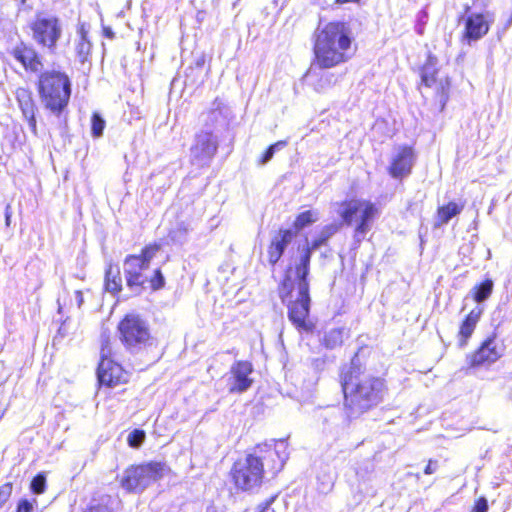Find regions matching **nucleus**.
I'll use <instances>...</instances> for the list:
<instances>
[{"label":"nucleus","mask_w":512,"mask_h":512,"mask_svg":"<svg viewBox=\"0 0 512 512\" xmlns=\"http://www.w3.org/2000/svg\"><path fill=\"white\" fill-rule=\"evenodd\" d=\"M30 489L34 494H43L46 491V476L44 473H38L32 478Z\"/></svg>","instance_id":"34"},{"label":"nucleus","mask_w":512,"mask_h":512,"mask_svg":"<svg viewBox=\"0 0 512 512\" xmlns=\"http://www.w3.org/2000/svg\"><path fill=\"white\" fill-rule=\"evenodd\" d=\"M469 5L464 6V13L466 16L461 18L464 20L465 28L463 39L471 44L482 39L489 31L491 24L495 20V14L491 11L485 12H471Z\"/></svg>","instance_id":"11"},{"label":"nucleus","mask_w":512,"mask_h":512,"mask_svg":"<svg viewBox=\"0 0 512 512\" xmlns=\"http://www.w3.org/2000/svg\"><path fill=\"white\" fill-rule=\"evenodd\" d=\"M464 206L456 202H449L448 204L441 206L437 210V218L435 221V227H440L447 224L454 216L460 214Z\"/></svg>","instance_id":"24"},{"label":"nucleus","mask_w":512,"mask_h":512,"mask_svg":"<svg viewBox=\"0 0 512 512\" xmlns=\"http://www.w3.org/2000/svg\"><path fill=\"white\" fill-rule=\"evenodd\" d=\"M428 18V14L425 10H422L418 14V22L421 24H425L426 20Z\"/></svg>","instance_id":"45"},{"label":"nucleus","mask_w":512,"mask_h":512,"mask_svg":"<svg viewBox=\"0 0 512 512\" xmlns=\"http://www.w3.org/2000/svg\"><path fill=\"white\" fill-rule=\"evenodd\" d=\"M288 441V438H279V439H275V438H272V439H269V440H266L265 443H264V446L266 448H272V447H276L278 445H289V443L287 442Z\"/></svg>","instance_id":"40"},{"label":"nucleus","mask_w":512,"mask_h":512,"mask_svg":"<svg viewBox=\"0 0 512 512\" xmlns=\"http://www.w3.org/2000/svg\"><path fill=\"white\" fill-rule=\"evenodd\" d=\"M437 468H438L437 461L430 459L424 468V473L427 475L433 474L434 472H436Z\"/></svg>","instance_id":"43"},{"label":"nucleus","mask_w":512,"mask_h":512,"mask_svg":"<svg viewBox=\"0 0 512 512\" xmlns=\"http://www.w3.org/2000/svg\"><path fill=\"white\" fill-rule=\"evenodd\" d=\"M296 236V231L292 229H280L276 232L270 240L267 248L268 262L274 266L282 257L287 246L292 242Z\"/></svg>","instance_id":"17"},{"label":"nucleus","mask_w":512,"mask_h":512,"mask_svg":"<svg viewBox=\"0 0 512 512\" xmlns=\"http://www.w3.org/2000/svg\"><path fill=\"white\" fill-rule=\"evenodd\" d=\"M319 220V213L317 211L308 210L300 213L294 221L296 231H300L310 224Z\"/></svg>","instance_id":"30"},{"label":"nucleus","mask_w":512,"mask_h":512,"mask_svg":"<svg viewBox=\"0 0 512 512\" xmlns=\"http://www.w3.org/2000/svg\"><path fill=\"white\" fill-rule=\"evenodd\" d=\"M494 283L491 279H486L472 290L473 299L481 303L489 298L493 291Z\"/></svg>","instance_id":"29"},{"label":"nucleus","mask_w":512,"mask_h":512,"mask_svg":"<svg viewBox=\"0 0 512 512\" xmlns=\"http://www.w3.org/2000/svg\"><path fill=\"white\" fill-rule=\"evenodd\" d=\"M287 145L286 141H278L272 145H270L266 151L263 153L261 159L259 160L260 165L267 164L274 156L276 151L283 149Z\"/></svg>","instance_id":"33"},{"label":"nucleus","mask_w":512,"mask_h":512,"mask_svg":"<svg viewBox=\"0 0 512 512\" xmlns=\"http://www.w3.org/2000/svg\"><path fill=\"white\" fill-rule=\"evenodd\" d=\"M104 31H105L106 37L113 38L114 33L112 32V30L110 28H106Z\"/></svg>","instance_id":"48"},{"label":"nucleus","mask_w":512,"mask_h":512,"mask_svg":"<svg viewBox=\"0 0 512 512\" xmlns=\"http://www.w3.org/2000/svg\"><path fill=\"white\" fill-rule=\"evenodd\" d=\"M339 226L335 223L324 226L317 237L311 242L306 239V243L300 250L299 258L295 263V268L303 276L309 274L311 255L314 251L325 245L327 241L338 231Z\"/></svg>","instance_id":"13"},{"label":"nucleus","mask_w":512,"mask_h":512,"mask_svg":"<svg viewBox=\"0 0 512 512\" xmlns=\"http://www.w3.org/2000/svg\"><path fill=\"white\" fill-rule=\"evenodd\" d=\"M353 34L350 26L342 21L329 22L315 32L312 66L328 69L347 62L354 55ZM311 67L309 74L312 73Z\"/></svg>","instance_id":"2"},{"label":"nucleus","mask_w":512,"mask_h":512,"mask_svg":"<svg viewBox=\"0 0 512 512\" xmlns=\"http://www.w3.org/2000/svg\"><path fill=\"white\" fill-rule=\"evenodd\" d=\"M77 33L78 38L74 43L75 55L81 64H85L88 62L91 55L92 44L87 37V30L85 29V25H81Z\"/></svg>","instance_id":"22"},{"label":"nucleus","mask_w":512,"mask_h":512,"mask_svg":"<svg viewBox=\"0 0 512 512\" xmlns=\"http://www.w3.org/2000/svg\"><path fill=\"white\" fill-rule=\"evenodd\" d=\"M171 468L163 462L150 461L129 465L120 478V486L130 494H140L151 484L173 476Z\"/></svg>","instance_id":"5"},{"label":"nucleus","mask_w":512,"mask_h":512,"mask_svg":"<svg viewBox=\"0 0 512 512\" xmlns=\"http://www.w3.org/2000/svg\"><path fill=\"white\" fill-rule=\"evenodd\" d=\"M190 230L191 227L188 222L180 221L170 230L168 237L175 244H184L187 241Z\"/></svg>","instance_id":"27"},{"label":"nucleus","mask_w":512,"mask_h":512,"mask_svg":"<svg viewBox=\"0 0 512 512\" xmlns=\"http://www.w3.org/2000/svg\"><path fill=\"white\" fill-rule=\"evenodd\" d=\"M341 386L345 413L350 419L358 418L376 407L383 400L385 392L383 380L366 373L356 356L343 373Z\"/></svg>","instance_id":"1"},{"label":"nucleus","mask_w":512,"mask_h":512,"mask_svg":"<svg viewBox=\"0 0 512 512\" xmlns=\"http://www.w3.org/2000/svg\"><path fill=\"white\" fill-rule=\"evenodd\" d=\"M83 512H111V510L105 505L97 504L86 507Z\"/></svg>","instance_id":"42"},{"label":"nucleus","mask_w":512,"mask_h":512,"mask_svg":"<svg viewBox=\"0 0 512 512\" xmlns=\"http://www.w3.org/2000/svg\"><path fill=\"white\" fill-rule=\"evenodd\" d=\"M481 310L474 309L472 310L462 322L459 330V345L464 346L468 340V338L472 335L476 324L480 318Z\"/></svg>","instance_id":"23"},{"label":"nucleus","mask_w":512,"mask_h":512,"mask_svg":"<svg viewBox=\"0 0 512 512\" xmlns=\"http://www.w3.org/2000/svg\"><path fill=\"white\" fill-rule=\"evenodd\" d=\"M112 350L109 339L102 336V347L100 363L97 369V378L101 385L114 387L127 381V375L124 373L121 365L112 360Z\"/></svg>","instance_id":"10"},{"label":"nucleus","mask_w":512,"mask_h":512,"mask_svg":"<svg viewBox=\"0 0 512 512\" xmlns=\"http://www.w3.org/2000/svg\"><path fill=\"white\" fill-rule=\"evenodd\" d=\"M36 504V499L29 500L26 498H22L17 502L15 512H35L34 507Z\"/></svg>","instance_id":"36"},{"label":"nucleus","mask_w":512,"mask_h":512,"mask_svg":"<svg viewBox=\"0 0 512 512\" xmlns=\"http://www.w3.org/2000/svg\"><path fill=\"white\" fill-rule=\"evenodd\" d=\"M123 269L127 287L134 294H139L143 284L148 280V277L144 274L148 267H145L143 260L136 255H128L124 260Z\"/></svg>","instance_id":"14"},{"label":"nucleus","mask_w":512,"mask_h":512,"mask_svg":"<svg viewBox=\"0 0 512 512\" xmlns=\"http://www.w3.org/2000/svg\"><path fill=\"white\" fill-rule=\"evenodd\" d=\"M160 250L157 244L145 247L140 255H136L139 259L143 260L144 266L149 268L150 261L155 257L156 253Z\"/></svg>","instance_id":"35"},{"label":"nucleus","mask_w":512,"mask_h":512,"mask_svg":"<svg viewBox=\"0 0 512 512\" xmlns=\"http://www.w3.org/2000/svg\"><path fill=\"white\" fill-rule=\"evenodd\" d=\"M146 438L145 431L142 429H134L130 431L126 437L128 445L132 448H138L143 444Z\"/></svg>","instance_id":"32"},{"label":"nucleus","mask_w":512,"mask_h":512,"mask_svg":"<svg viewBox=\"0 0 512 512\" xmlns=\"http://www.w3.org/2000/svg\"><path fill=\"white\" fill-rule=\"evenodd\" d=\"M276 495L271 496L270 498L266 499L265 501L261 502L257 505L255 512H265L269 509V507L272 505V503L275 501Z\"/></svg>","instance_id":"41"},{"label":"nucleus","mask_w":512,"mask_h":512,"mask_svg":"<svg viewBox=\"0 0 512 512\" xmlns=\"http://www.w3.org/2000/svg\"><path fill=\"white\" fill-rule=\"evenodd\" d=\"M105 286L109 292L116 293L122 288V279L119 268L109 265L105 272Z\"/></svg>","instance_id":"26"},{"label":"nucleus","mask_w":512,"mask_h":512,"mask_svg":"<svg viewBox=\"0 0 512 512\" xmlns=\"http://www.w3.org/2000/svg\"><path fill=\"white\" fill-rule=\"evenodd\" d=\"M38 89L45 108L60 115L68 105L71 95L69 77L60 71H46L39 77Z\"/></svg>","instance_id":"6"},{"label":"nucleus","mask_w":512,"mask_h":512,"mask_svg":"<svg viewBox=\"0 0 512 512\" xmlns=\"http://www.w3.org/2000/svg\"><path fill=\"white\" fill-rule=\"evenodd\" d=\"M75 297H76V300H77L78 306L80 307V306H81V304L83 303V295H82V292H81V291H76V292H75Z\"/></svg>","instance_id":"46"},{"label":"nucleus","mask_w":512,"mask_h":512,"mask_svg":"<svg viewBox=\"0 0 512 512\" xmlns=\"http://www.w3.org/2000/svg\"><path fill=\"white\" fill-rule=\"evenodd\" d=\"M414 162L413 150L410 147H400L392 158L389 172L394 178H401L410 174Z\"/></svg>","instance_id":"18"},{"label":"nucleus","mask_w":512,"mask_h":512,"mask_svg":"<svg viewBox=\"0 0 512 512\" xmlns=\"http://www.w3.org/2000/svg\"><path fill=\"white\" fill-rule=\"evenodd\" d=\"M105 124V120L99 113H93L91 118V133L94 138H99L103 135Z\"/></svg>","instance_id":"31"},{"label":"nucleus","mask_w":512,"mask_h":512,"mask_svg":"<svg viewBox=\"0 0 512 512\" xmlns=\"http://www.w3.org/2000/svg\"><path fill=\"white\" fill-rule=\"evenodd\" d=\"M501 354L502 348L498 345L495 338H488L473 355L472 364L493 363L500 358Z\"/></svg>","instance_id":"19"},{"label":"nucleus","mask_w":512,"mask_h":512,"mask_svg":"<svg viewBox=\"0 0 512 512\" xmlns=\"http://www.w3.org/2000/svg\"><path fill=\"white\" fill-rule=\"evenodd\" d=\"M253 372V366L248 361H236L230 368V377L228 379V390L230 393H243L247 391L253 379L250 374Z\"/></svg>","instance_id":"16"},{"label":"nucleus","mask_w":512,"mask_h":512,"mask_svg":"<svg viewBox=\"0 0 512 512\" xmlns=\"http://www.w3.org/2000/svg\"><path fill=\"white\" fill-rule=\"evenodd\" d=\"M488 511V502L484 496L478 497L472 506L471 512H487Z\"/></svg>","instance_id":"39"},{"label":"nucleus","mask_w":512,"mask_h":512,"mask_svg":"<svg viewBox=\"0 0 512 512\" xmlns=\"http://www.w3.org/2000/svg\"><path fill=\"white\" fill-rule=\"evenodd\" d=\"M295 280L297 281L296 290H294V281L289 274L283 280L279 295L283 303L288 307V318L292 324L299 330L309 332L313 324L308 320L310 312V295L308 275L303 276L299 270L294 268Z\"/></svg>","instance_id":"4"},{"label":"nucleus","mask_w":512,"mask_h":512,"mask_svg":"<svg viewBox=\"0 0 512 512\" xmlns=\"http://www.w3.org/2000/svg\"><path fill=\"white\" fill-rule=\"evenodd\" d=\"M335 206V211L341 216L345 224L352 225L353 222H356L355 240L360 242L364 239L367 232L371 229L377 212L375 205L364 200L352 199L335 203Z\"/></svg>","instance_id":"7"},{"label":"nucleus","mask_w":512,"mask_h":512,"mask_svg":"<svg viewBox=\"0 0 512 512\" xmlns=\"http://www.w3.org/2000/svg\"><path fill=\"white\" fill-rule=\"evenodd\" d=\"M13 484L11 482L4 483L0 486V509L5 505L12 495Z\"/></svg>","instance_id":"37"},{"label":"nucleus","mask_w":512,"mask_h":512,"mask_svg":"<svg viewBox=\"0 0 512 512\" xmlns=\"http://www.w3.org/2000/svg\"><path fill=\"white\" fill-rule=\"evenodd\" d=\"M120 340L127 350L136 353L150 341V329L139 315L128 314L118 325Z\"/></svg>","instance_id":"8"},{"label":"nucleus","mask_w":512,"mask_h":512,"mask_svg":"<svg viewBox=\"0 0 512 512\" xmlns=\"http://www.w3.org/2000/svg\"><path fill=\"white\" fill-rule=\"evenodd\" d=\"M347 334L345 328H333L324 334L323 343L326 348L334 349L341 346L344 336Z\"/></svg>","instance_id":"28"},{"label":"nucleus","mask_w":512,"mask_h":512,"mask_svg":"<svg viewBox=\"0 0 512 512\" xmlns=\"http://www.w3.org/2000/svg\"><path fill=\"white\" fill-rule=\"evenodd\" d=\"M12 54L26 70L37 72L42 68V63L37 52L31 47L21 44L13 49Z\"/></svg>","instance_id":"20"},{"label":"nucleus","mask_w":512,"mask_h":512,"mask_svg":"<svg viewBox=\"0 0 512 512\" xmlns=\"http://www.w3.org/2000/svg\"><path fill=\"white\" fill-rule=\"evenodd\" d=\"M149 281L153 290H159L165 285V278L160 269L154 270V275Z\"/></svg>","instance_id":"38"},{"label":"nucleus","mask_w":512,"mask_h":512,"mask_svg":"<svg viewBox=\"0 0 512 512\" xmlns=\"http://www.w3.org/2000/svg\"><path fill=\"white\" fill-rule=\"evenodd\" d=\"M33 39L37 44L54 51L56 44L62 35L60 20L50 14H38L31 24Z\"/></svg>","instance_id":"9"},{"label":"nucleus","mask_w":512,"mask_h":512,"mask_svg":"<svg viewBox=\"0 0 512 512\" xmlns=\"http://www.w3.org/2000/svg\"><path fill=\"white\" fill-rule=\"evenodd\" d=\"M336 419H338V415H336V414H332V415H330L329 420H330L332 423H334Z\"/></svg>","instance_id":"50"},{"label":"nucleus","mask_w":512,"mask_h":512,"mask_svg":"<svg viewBox=\"0 0 512 512\" xmlns=\"http://www.w3.org/2000/svg\"><path fill=\"white\" fill-rule=\"evenodd\" d=\"M16 97L19 102L20 109H21L24 117L28 121V125H29L30 129L35 133L36 132L35 108L36 107H35L31 93L24 88H20L16 92Z\"/></svg>","instance_id":"21"},{"label":"nucleus","mask_w":512,"mask_h":512,"mask_svg":"<svg viewBox=\"0 0 512 512\" xmlns=\"http://www.w3.org/2000/svg\"><path fill=\"white\" fill-rule=\"evenodd\" d=\"M229 114V108L225 103L216 98L211 103L210 108L200 115V121L203 126L202 130H211L214 133V130L226 127Z\"/></svg>","instance_id":"15"},{"label":"nucleus","mask_w":512,"mask_h":512,"mask_svg":"<svg viewBox=\"0 0 512 512\" xmlns=\"http://www.w3.org/2000/svg\"><path fill=\"white\" fill-rule=\"evenodd\" d=\"M312 365L315 369L317 370H321L324 368V365H325V360L322 359V358H316V359H313L312 361Z\"/></svg>","instance_id":"44"},{"label":"nucleus","mask_w":512,"mask_h":512,"mask_svg":"<svg viewBox=\"0 0 512 512\" xmlns=\"http://www.w3.org/2000/svg\"><path fill=\"white\" fill-rule=\"evenodd\" d=\"M218 149V138L211 130H202L196 134L191 147V160L203 167L209 165Z\"/></svg>","instance_id":"12"},{"label":"nucleus","mask_w":512,"mask_h":512,"mask_svg":"<svg viewBox=\"0 0 512 512\" xmlns=\"http://www.w3.org/2000/svg\"><path fill=\"white\" fill-rule=\"evenodd\" d=\"M423 25H424V24H421V23H419V24L417 25V32H418L419 34H422V33H423Z\"/></svg>","instance_id":"49"},{"label":"nucleus","mask_w":512,"mask_h":512,"mask_svg":"<svg viewBox=\"0 0 512 512\" xmlns=\"http://www.w3.org/2000/svg\"><path fill=\"white\" fill-rule=\"evenodd\" d=\"M359 0H336V4L343 5L346 3H357Z\"/></svg>","instance_id":"47"},{"label":"nucleus","mask_w":512,"mask_h":512,"mask_svg":"<svg viewBox=\"0 0 512 512\" xmlns=\"http://www.w3.org/2000/svg\"><path fill=\"white\" fill-rule=\"evenodd\" d=\"M436 57L429 55L421 69V83L426 87H432L436 84V74L438 72Z\"/></svg>","instance_id":"25"},{"label":"nucleus","mask_w":512,"mask_h":512,"mask_svg":"<svg viewBox=\"0 0 512 512\" xmlns=\"http://www.w3.org/2000/svg\"><path fill=\"white\" fill-rule=\"evenodd\" d=\"M265 466L274 474L283 469L284 460L278 450H270L262 457L248 454L234 461L229 471V478L235 490L252 492L259 488L265 477Z\"/></svg>","instance_id":"3"}]
</instances>
